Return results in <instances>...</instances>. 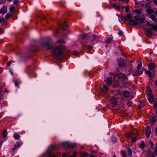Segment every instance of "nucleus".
<instances>
[{"instance_id":"nucleus-35","label":"nucleus","mask_w":157,"mask_h":157,"mask_svg":"<svg viewBox=\"0 0 157 157\" xmlns=\"http://www.w3.org/2000/svg\"><path fill=\"white\" fill-rule=\"evenodd\" d=\"M112 41V39L110 37L107 38L106 40V42L108 44H109Z\"/></svg>"},{"instance_id":"nucleus-30","label":"nucleus","mask_w":157,"mask_h":157,"mask_svg":"<svg viewBox=\"0 0 157 157\" xmlns=\"http://www.w3.org/2000/svg\"><path fill=\"white\" fill-rule=\"evenodd\" d=\"M147 12L148 14H150L154 13V11L153 10L151 9H147Z\"/></svg>"},{"instance_id":"nucleus-46","label":"nucleus","mask_w":157,"mask_h":157,"mask_svg":"<svg viewBox=\"0 0 157 157\" xmlns=\"http://www.w3.org/2000/svg\"><path fill=\"white\" fill-rule=\"evenodd\" d=\"M134 12L137 13H140V10L137 9H136L134 10Z\"/></svg>"},{"instance_id":"nucleus-58","label":"nucleus","mask_w":157,"mask_h":157,"mask_svg":"<svg viewBox=\"0 0 157 157\" xmlns=\"http://www.w3.org/2000/svg\"><path fill=\"white\" fill-rule=\"evenodd\" d=\"M15 85L16 86H18V87H19V86L18 83H17L16 82H15Z\"/></svg>"},{"instance_id":"nucleus-29","label":"nucleus","mask_w":157,"mask_h":157,"mask_svg":"<svg viewBox=\"0 0 157 157\" xmlns=\"http://www.w3.org/2000/svg\"><path fill=\"white\" fill-rule=\"evenodd\" d=\"M89 154L86 152H83L81 154V157H88Z\"/></svg>"},{"instance_id":"nucleus-41","label":"nucleus","mask_w":157,"mask_h":157,"mask_svg":"<svg viewBox=\"0 0 157 157\" xmlns=\"http://www.w3.org/2000/svg\"><path fill=\"white\" fill-rule=\"evenodd\" d=\"M147 91L149 95L151 94V90L150 88L148 87L147 89Z\"/></svg>"},{"instance_id":"nucleus-28","label":"nucleus","mask_w":157,"mask_h":157,"mask_svg":"<svg viewBox=\"0 0 157 157\" xmlns=\"http://www.w3.org/2000/svg\"><path fill=\"white\" fill-rule=\"evenodd\" d=\"M140 137L139 136H136L135 137H133L132 139V141L133 142H135L136 141L139 139Z\"/></svg>"},{"instance_id":"nucleus-17","label":"nucleus","mask_w":157,"mask_h":157,"mask_svg":"<svg viewBox=\"0 0 157 157\" xmlns=\"http://www.w3.org/2000/svg\"><path fill=\"white\" fill-rule=\"evenodd\" d=\"M7 8L6 6H3L1 9V12L2 13L5 14L7 12Z\"/></svg>"},{"instance_id":"nucleus-45","label":"nucleus","mask_w":157,"mask_h":157,"mask_svg":"<svg viewBox=\"0 0 157 157\" xmlns=\"http://www.w3.org/2000/svg\"><path fill=\"white\" fill-rule=\"evenodd\" d=\"M118 34L120 36H122L123 35V32L121 30H120L118 32Z\"/></svg>"},{"instance_id":"nucleus-22","label":"nucleus","mask_w":157,"mask_h":157,"mask_svg":"<svg viewBox=\"0 0 157 157\" xmlns=\"http://www.w3.org/2000/svg\"><path fill=\"white\" fill-rule=\"evenodd\" d=\"M123 95L126 98H128L130 96V93L128 91H125L123 92Z\"/></svg>"},{"instance_id":"nucleus-4","label":"nucleus","mask_w":157,"mask_h":157,"mask_svg":"<svg viewBox=\"0 0 157 157\" xmlns=\"http://www.w3.org/2000/svg\"><path fill=\"white\" fill-rule=\"evenodd\" d=\"M53 53L55 56L58 57L62 55L63 51L61 48L56 47L53 50Z\"/></svg>"},{"instance_id":"nucleus-52","label":"nucleus","mask_w":157,"mask_h":157,"mask_svg":"<svg viewBox=\"0 0 157 157\" xmlns=\"http://www.w3.org/2000/svg\"><path fill=\"white\" fill-rule=\"evenodd\" d=\"M77 155V153L75 152H74L73 153L72 155L71 156L75 157Z\"/></svg>"},{"instance_id":"nucleus-39","label":"nucleus","mask_w":157,"mask_h":157,"mask_svg":"<svg viewBox=\"0 0 157 157\" xmlns=\"http://www.w3.org/2000/svg\"><path fill=\"white\" fill-rule=\"evenodd\" d=\"M142 66V62H140L138 64L137 66V69H140V68Z\"/></svg>"},{"instance_id":"nucleus-38","label":"nucleus","mask_w":157,"mask_h":157,"mask_svg":"<svg viewBox=\"0 0 157 157\" xmlns=\"http://www.w3.org/2000/svg\"><path fill=\"white\" fill-rule=\"evenodd\" d=\"M121 154L122 157H126V152L124 151H122Z\"/></svg>"},{"instance_id":"nucleus-1","label":"nucleus","mask_w":157,"mask_h":157,"mask_svg":"<svg viewBox=\"0 0 157 157\" xmlns=\"http://www.w3.org/2000/svg\"><path fill=\"white\" fill-rule=\"evenodd\" d=\"M127 77L123 74H118L114 77V84L115 86L123 87L128 83Z\"/></svg>"},{"instance_id":"nucleus-32","label":"nucleus","mask_w":157,"mask_h":157,"mask_svg":"<svg viewBox=\"0 0 157 157\" xmlns=\"http://www.w3.org/2000/svg\"><path fill=\"white\" fill-rule=\"evenodd\" d=\"M154 155V156L155 155H157V145L156 144V146L155 147L154 149V152L153 154H152V155Z\"/></svg>"},{"instance_id":"nucleus-13","label":"nucleus","mask_w":157,"mask_h":157,"mask_svg":"<svg viewBox=\"0 0 157 157\" xmlns=\"http://www.w3.org/2000/svg\"><path fill=\"white\" fill-rule=\"evenodd\" d=\"M100 38V36H98L95 34H93L92 36L90 37V41L92 42L93 40H96L97 39H99Z\"/></svg>"},{"instance_id":"nucleus-2","label":"nucleus","mask_w":157,"mask_h":157,"mask_svg":"<svg viewBox=\"0 0 157 157\" xmlns=\"http://www.w3.org/2000/svg\"><path fill=\"white\" fill-rule=\"evenodd\" d=\"M147 25L149 27L148 28H144V30L148 36H151L152 34L153 30H157V25H155L153 24H151L148 21H147Z\"/></svg>"},{"instance_id":"nucleus-40","label":"nucleus","mask_w":157,"mask_h":157,"mask_svg":"<svg viewBox=\"0 0 157 157\" xmlns=\"http://www.w3.org/2000/svg\"><path fill=\"white\" fill-rule=\"evenodd\" d=\"M11 15H12L9 13H8L6 15L5 18L7 19H8L11 17Z\"/></svg>"},{"instance_id":"nucleus-62","label":"nucleus","mask_w":157,"mask_h":157,"mask_svg":"<svg viewBox=\"0 0 157 157\" xmlns=\"http://www.w3.org/2000/svg\"><path fill=\"white\" fill-rule=\"evenodd\" d=\"M155 83L156 86H157V80L155 81Z\"/></svg>"},{"instance_id":"nucleus-57","label":"nucleus","mask_w":157,"mask_h":157,"mask_svg":"<svg viewBox=\"0 0 157 157\" xmlns=\"http://www.w3.org/2000/svg\"><path fill=\"white\" fill-rule=\"evenodd\" d=\"M4 3V2L3 1H2L1 0H0V4H2Z\"/></svg>"},{"instance_id":"nucleus-56","label":"nucleus","mask_w":157,"mask_h":157,"mask_svg":"<svg viewBox=\"0 0 157 157\" xmlns=\"http://www.w3.org/2000/svg\"><path fill=\"white\" fill-rule=\"evenodd\" d=\"M78 54V52H75L73 53V55H75V56H76V55H77Z\"/></svg>"},{"instance_id":"nucleus-34","label":"nucleus","mask_w":157,"mask_h":157,"mask_svg":"<svg viewBox=\"0 0 157 157\" xmlns=\"http://www.w3.org/2000/svg\"><path fill=\"white\" fill-rule=\"evenodd\" d=\"M7 131L6 129L4 130L2 133V135L4 137H6L7 136Z\"/></svg>"},{"instance_id":"nucleus-18","label":"nucleus","mask_w":157,"mask_h":157,"mask_svg":"<svg viewBox=\"0 0 157 157\" xmlns=\"http://www.w3.org/2000/svg\"><path fill=\"white\" fill-rule=\"evenodd\" d=\"M108 88L105 85H103L101 87V90L103 93H105L108 90Z\"/></svg>"},{"instance_id":"nucleus-21","label":"nucleus","mask_w":157,"mask_h":157,"mask_svg":"<svg viewBox=\"0 0 157 157\" xmlns=\"http://www.w3.org/2000/svg\"><path fill=\"white\" fill-rule=\"evenodd\" d=\"M144 71L146 74L148 75L149 77H152L153 76V75L151 74L150 71L149 70V69L147 71L146 69H144Z\"/></svg>"},{"instance_id":"nucleus-20","label":"nucleus","mask_w":157,"mask_h":157,"mask_svg":"<svg viewBox=\"0 0 157 157\" xmlns=\"http://www.w3.org/2000/svg\"><path fill=\"white\" fill-rule=\"evenodd\" d=\"M148 99L149 101L151 103H152V102L154 101L155 100L154 97L151 94L149 95Z\"/></svg>"},{"instance_id":"nucleus-8","label":"nucleus","mask_w":157,"mask_h":157,"mask_svg":"<svg viewBox=\"0 0 157 157\" xmlns=\"http://www.w3.org/2000/svg\"><path fill=\"white\" fill-rule=\"evenodd\" d=\"M128 23L129 24L132 26H136L138 25L139 23L138 21H136L132 19L130 20Z\"/></svg>"},{"instance_id":"nucleus-6","label":"nucleus","mask_w":157,"mask_h":157,"mask_svg":"<svg viewBox=\"0 0 157 157\" xmlns=\"http://www.w3.org/2000/svg\"><path fill=\"white\" fill-rule=\"evenodd\" d=\"M143 72L140 69H136L133 72L132 75L134 76H138L142 74Z\"/></svg>"},{"instance_id":"nucleus-25","label":"nucleus","mask_w":157,"mask_h":157,"mask_svg":"<svg viewBox=\"0 0 157 157\" xmlns=\"http://www.w3.org/2000/svg\"><path fill=\"white\" fill-rule=\"evenodd\" d=\"M10 11L12 13V15L14 14L15 13V7L14 6L11 7L10 9Z\"/></svg>"},{"instance_id":"nucleus-54","label":"nucleus","mask_w":157,"mask_h":157,"mask_svg":"<svg viewBox=\"0 0 157 157\" xmlns=\"http://www.w3.org/2000/svg\"><path fill=\"white\" fill-rule=\"evenodd\" d=\"M125 11L127 13L129 11V9L128 8L126 7L125 9Z\"/></svg>"},{"instance_id":"nucleus-60","label":"nucleus","mask_w":157,"mask_h":157,"mask_svg":"<svg viewBox=\"0 0 157 157\" xmlns=\"http://www.w3.org/2000/svg\"><path fill=\"white\" fill-rule=\"evenodd\" d=\"M155 134H157V128L155 129Z\"/></svg>"},{"instance_id":"nucleus-37","label":"nucleus","mask_w":157,"mask_h":157,"mask_svg":"<svg viewBox=\"0 0 157 157\" xmlns=\"http://www.w3.org/2000/svg\"><path fill=\"white\" fill-rule=\"evenodd\" d=\"M140 16L139 15H137L134 17V19L136 21H139L140 19Z\"/></svg>"},{"instance_id":"nucleus-63","label":"nucleus","mask_w":157,"mask_h":157,"mask_svg":"<svg viewBox=\"0 0 157 157\" xmlns=\"http://www.w3.org/2000/svg\"><path fill=\"white\" fill-rule=\"evenodd\" d=\"M90 157H94V156L93 155H91L90 156Z\"/></svg>"},{"instance_id":"nucleus-61","label":"nucleus","mask_w":157,"mask_h":157,"mask_svg":"<svg viewBox=\"0 0 157 157\" xmlns=\"http://www.w3.org/2000/svg\"><path fill=\"white\" fill-rule=\"evenodd\" d=\"M155 14L156 16H157V10L155 12Z\"/></svg>"},{"instance_id":"nucleus-44","label":"nucleus","mask_w":157,"mask_h":157,"mask_svg":"<svg viewBox=\"0 0 157 157\" xmlns=\"http://www.w3.org/2000/svg\"><path fill=\"white\" fill-rule=\"evenodd\" d=\"M87 36V35L86 34H83L82 36V38L83 39L85 38Z\"/></svg>"},{"instance_id":"nucleus-42","label":"nucleus","mask_w":157,"mask_h":157,"mask_svg":"<svg viewBox=\"0 0 157 157\" xmlns=\"http://www.w3.org/2000/svg\"><path fill=\"white\" fill-rule=\"evenodd\" d=\"M145 145L144 143L142 142L141 144H140V148L142 149H143Z\"/></svg>"},{"instance_id":"nucleus-24","label":"nucleus","mask_w":157,"mask_h":157,"mask_svg":"<svg viewBox=\"0 0 157 157\" xmlns=\"http://www.w3.org/2000/svg\"><path fill=\"white\" fill-rule=\"evenodd\" d=\"M125 17L126 21L131 19L132 18V17L131 14L130 13H128L127 14Z\"/></svg>"},{"instance_id":"nucleus-23","label":"nucleus","mask_w":157,"mask_h":157,"mask_svg":"<svg viewBox=\"0 0 157 157\" xmlns=\"http://www.w3.org/2000/svg\"><path fill=\"white\" fill-rule=\"evenodd\" d=\"M150 120L151 123L152 125L154 124L156 122V119L153 117H151L150 118Z\"/></svg>"},{"instance_id":"nucleus-50","label":"nucleus","mask_w":157,"mask_h":157,"mask_svg":"<svg viewBox=\"0 0 157 157\" xmlns=\"http://www.w3.org/2000/svg\"><path fill=\"white\" fill-rule=\"evenodd\" d=\"M12 62H14L12 61H11L10 62H9L7 64V65L8 66H9L11 64Z\"/></svg>"},{"instance_id":"nucleus-26","label":"nucleus","mask_w":157,"mask_h":157,"mask_svg":"<svg viewBox=\"0 0 157 157\" xmlns=\"http://www.w3.org/2000/svg\"><path fill=\"white\" fill-rule=\"evenodd\" d=\"M138 23H145V17H142L140 18Z\"/></svg>"},{"instance_id":"nucleus-36","label":"nucleus","mask_w":157,"mask_h":157,"mask_svg":"<svg viewBox=\"0 0 157 157\" xmlns=\"http://www.w3.org/2000/svg\"><path fill=\"white\" fill-rule=\"evenodd\" d=\"M128 155L131 157L132 155V151L131 148L128 149Z\"/></svg>"},{"instance_id":"nucleus-7","label":"nucleus","mask_w":157,"mask_h":157,"mask_svg":"<svg viewBox=\"0 0 157 157\" xmlns=\"http://www.w3.org/2000/svg\"><path fill=\"white\" fill-rule=\"evenodd\" d=\"M145 135L147 138L150 136L151 133V130L150 127L147 126L145 128Z\"/></svg>"},{"instance_id":"nucleus-12","label":"nucleus","mask_w":157,"mask_h":157,"mask_svg":"<svg viewBox=\"0 0 157 157\" xmlns=\"http://www.w3.org/2000/svg\"><path fill=\"white\" fill-rule=\"evenodd\" d=\"M119 21L121 23H122V22H124L125 21H126V19L125 17L122 15H121L119 16Z\"/></svg>"},{"instance_id":"nucleus-43","label":"nucleus","mask_w":157,"mask_h":157,"mask_svg":"<svg viewBox=\"0 0 157 157\" xmlns=\"http://www.w3.org/2000/svg\"><path fill=\"white\" fill-rule=\"evenodd\" d=\"M49 157H56V155L53 154H50L49 155Z\"/></svg>"},{"instance_id":"nucleus-51","label":"nucleus","mask_w":157,"mask_h":157,"mask_svg":"<svg viewBox=\"0 0 157 157\" xmlns=\"http://www.w3.org/2000/svg\"><path fill=\"white\" fill-rule=\"evenodd\" d=\"M87 47L88 48V49H89L90 50L91 49L93 48V47L91 45H88L87 46Z\"/></svg>"},{"instance_id":"nucleus-11","label":"nucleus","mask_w":157,"mask_h":157,"mask_svg":"<svg viewBox=\"0 0 157 157\" xmlns=\"http://www.w3.org/2000/svg\"><path fill=\"white\" fill-rule=\"evenodd\" d=\"M113 81V79L112 78L109 77L107 78L105 80L106 83L108 85H110L111 84Z\"/></svg>"},{"instance_id":"nucleus-53","label":"nucleus","mask_w":157,"mask_h":157,"mask_svg":"<svg viewBox=\"0 0 157 157\" xmlns=\"http://www.w3.org/2000/svg\"><path fill=\"white\" fill-rule=\"evenodd\" d=\"M18 1L17 0H16L13 2V4L14 5H16L18 3Z\"/></svg>"},{"instance_id":"nucleus-19","label":"nucleus","mask_w":157,"mask_h":157,"mask_svg":"<svg viewBox=\"0 0 157 157\" xmlns=\"http://www.w3.org/2000/svg\"><path fill=\"white\" fill-rule=\"evenodd\" d=\"M22 143L17 142L16 144L15 145L13 149V151H14V149H16L20 147L21 146V145H22Z\"/></svg>"},{"instance_id":"nucleus-5","label":"nucleus","mask_w":157,"mask_h":157,"mask_svg":"<svg viewBox=\"0 0 157 157\" xmlns=\"http://www.w3.org/2000/svg\"><path fill=\"white\" fill-rule=\"evenodd\" d=\"M155 64L153 62H150L148 65V67L151 74L154 76L155 73Z\"/></svg>"},{"instance_id":"nucleus-55","label":"nucleus","mask_w":157,"mask_h":157,"mask_svg":"<svg viewBox=\"0 0 157 157\" xmlns=\"http://www.w3.org/2000/svg\"><path fill=\"white\" fill-rule=\"evenodd\" d=\"M4 21V19H0V23L3 22Z\"/></svg>"},{"instance_id":"nucleus-49","label":"nucleus","mask_w":157,"mask_h":157,"mask_svg":"<svg viewBox=\"0 0 157 157\" xmlns=\"http://www.w3.org/2000/svg\"><path fill=\"white\" fill-rule=\"evenodd\" d=\"M153 2L155 5H157V0H154Z\"/></svg>"},{"instance_id":"nucleus-47","label":"nucleus","mask_w":157,"mask_h":157,"mask_svg":"<svg viewBox=\"0 0 157 157\" xmlns=\"http://www.w3.org/2000/svg\"><path fill=\"white\" fill-rule=\"evenodd\" d=\"M154 106V108L156 109L157 107V101H156L155 102Z\"/></svg>"},{"instance_id":"nucleus-27","label":"nucleus","mask_w":157,"mask_h":157,"mask_svg":"<svg viewBox=\"0 0 157 157\" xmlns=\"http://www.w3.org/2000/svg\"><path fill=\"white\" fill-rule=\"evenodd\" d=\"M13 137L16 140H19L20 138V136L19 134L16 133L13 136Z\"/></svg>"},{"instance_id":"nucleus-64","label":"nucleus","mask_w":157,"mask_h":157,"mask_svg":"<svg viewBox=\"0 0 157 157\" xmlns=\"http://www.w3.org/2000/svg\"><path fill=\"white\" fill-rule=\"evenodd\" d=\"M156 114L157 115V109H156Z\"/></svg>"},{"instance_id":"nucleus-3","label":"nucleus","mask_w":157,"mask_h":157,"mask_svg":"<svg viewBox=\"0 0 157 157\" xmlns=\"http://www.w3.org/2000/svg\"><path fill=\"white\" fill-rule=\"evenodd\" d=\"M47 42L42 43L41 44V47L47 49H50L52 48L51 44L52 39L50 37H48L47 38Z\"/></svg>"},{"instance_id":"nucleus-31","label":"nucleus","mask_w":157,"mask_h":157,"mask_svg":"<svg viewBox=\"0 0 157 157\" xmlns=\"http://www.w3.org/2000/svg\"><path fill=\"white\" fill-rule=\"evenodd\" d=\"M112 140L113 142H116L117 140V137L114 135H113L112 137Z\"/></svg>"},{"instance_id":"nucleus-15","label":"nucleus","mask_w":157,"mask_h":157,"mask_svg":"<svg viewBox=\"0 0 157 157\" xmlns=\"http://www.w3.org/2000/svg\"><path fill=\"white\" fill-rule=\"evenodd\" d=\"M150 18L154 21L157 23V18L154 14H151L150 16Z\"/></svg>"},{"instance_id":"nucleus-9","label":"nucleus","mask_w":157,"mask_h":157,"mask_svg":"<svg viewBox=\"0 0 157 157\" xmlns=\"http://www.w3.org/2000/svg\"><path fill=\"white\" fill-rule=\"evenodd\" d=\"M134 135V131L132 130L130 133H127L125 134V136L128 139Z\"/></svg>"},{"instance_id":"nucleus-16","label":"nucleus","mask_w":157,"mask_h":157,"mask_svg":"<svg viewBox=\"0 0 157 157\" xmlns=\"http://www.w3.org/2000/svg\"><path fill=\"white\" fill-rule=\"evenodd\" d=\"M65 41L62 40H58L56 42V44L57 45L61 46L62 44L65 43Z\"/></svg>"},{"instance_id":"nucleus-33","label":"nucleus","mask_w":157,"mask_h":157,"mask_svg":"<svg viewBox=\"0 0 157 157\" xmlns=\"http://www.w3.org/2000/svg\"><path fill=\"white\" fill-rule=\"evenodd\" d=\"M113 7L117 10H119L120 9V6L117 5L115 4H113Z\"/></svg>"},{"instance_id":"nucleus-48","label":"nucleus","mask_w":157,"mask_h":157,"mask_svg":"<svg viewBox=\"0 0 157 157\" xmlns=\"http://www.w3.org/2000/svg\"><path fill=\"white\" fill-rule=\"evenodd\" d=\"M61 26L62 27H66L67 26V25L66 24V22H65L64 23L62 24Z\"/></svg>"},{"instance_id":"nucleus-14","label":"nucleus","mask_w":157,"mask_h":157,"mask_svg":"<svg viewBox=\"0 0 157 157\" xmlns=\"http://www.w3.org/2000/svg\"><path fill=\"white\" fill-rule=\"evenodd\" d=\"M117 99L114 97H112L111 98V101L112 104H115L117 102Z\"/></svg>"},{"instance_id":"nucleus-59","label":"nucleus","mask_w":157,"mask_h":157,"mask_svg":"<svg viewBox=\"0 0 157 157\" xmlns=\"http://www.w3.org/2000/svg\"><path fill=\"white\" fill-rule=\"evenodd\" d=\"M63 157H67V155L65 154H64L63 155Z\"/></svg>"},{"instance_id":"nucleus-10","label":"nucleus","mask_w":157,"mask_h":157,"mask_svg":"<svg viewBox=\"0 0 157 157\" xmlns=\"http://www.w3.org/2000/svg\"><path fill=\"white\" fill-rule=\"evenodd\" d=\"M117 63L119 66L122 67L124 65V61L122 59L120 58L117 60Z\"/></svg>"}]
</instances>
